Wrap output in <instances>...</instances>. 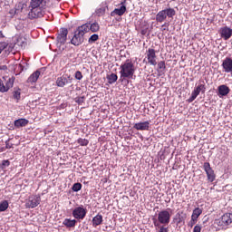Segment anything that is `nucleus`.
Listing matches in <instances>:
<instances>
[{
	"instance_id": "f257e3e1",
	"label": "nucleus",
	"mask_w": 232,
	"mask_h": 232,
	"mask_svg": "<svg viewBox=\"0 0 232 232\" xmlns=\"http://www.w3.org/2000/svg\"><path fill=\"white\" fill-rule=\"evenodd\" d=\"M136 71L137 68L135 67V63L130 59L126 60L120 66V80L124 81L126 79H133Z\"/></svg>"
},
{
	"instance_id": "f03ea898",
	"label": "nucleus",
	"mask_w": 232,
	"mask_h": 232,
	"mask_svg": "<svg viewBox=\"0 0 232 232\" xmlns=\"http://www.w3.org/2000/svg\"><path fill=\"white\" fill-rule=\"evenodd\" d=\"M171 208H167L160 211L157 218H152L153 224H160L162 226H168L171 222Z\"/></svg>"
},
{
	"instance_id": "7ed1b4c3",
	"label": "nucleus",
	"mask_w": 232,
	"mask_h": 232,
	"mask_svg": "<svg viewBox=\"0 0 232 232\" xmlns=\"http://www.w3.org/2000/svg\"><path fill=\"white\" fill-rule=\"evenodd\" d=\"M176 12L175 9L173 8H167L164 10L160 11L157 14H156V21L157 23H164V21H166V19H171L174 17Z\"/></svg>"
},
{
	"instance_id": "20e7f679",
	"label": "nucleus",
	"mask_w": 232,
	"mask_h": 232,
	"mask_svg": "<svg viewBox=\"0 0 232 232\" xmlns=\"http://www.w3.org/2000/svg\"><path fill=\"white\" fill-rule=\"evenodd\" d=\"M216 224L218 226V227H221L222 229H226L228 226H231L232 224V214L231 213H226L218 219H216Z\"/></svg>"
},
{
	"instance_id": "39448f33",
	"label": "nucleus",
	"mask_w": 232,
	"mask_h": 232,
	"mask_svg": "<svg viewBox=\"0 0 232 232\" xmlns=\"http://www.w3.org/2000/svg\"><path fill=\"white\" fill-rule=\"evenodd\" d=\"M5 82L0 79V92L1 93H6L10 88H14V82H15V77H11L6 80V77H4Z\"/></svg>"
},
{
	"instance_id": "423d86ee",
	"label": "nucleus",
	"mask_w": 232,
	"mask_h": 232,
	"mask_svg": "<svg viewBox=\"0 0 232 232\" xmlns=\"http://www.w3.org/2000/svg\"><path fill=\"white\" fill-rule=\"evenodd\" d=\"M86 213H88V210L82 205L72 210V217L76 220H84V218H86Z\"/></svg>"
},
{
	"instance_id": "0eeeda50",
	"label": "nucleus",
	"mask_w": 232,
	"mask_h": 232,
	"mask_svg": "<svg viewBox=\"0 0 232 232\" xmlns=\"http://www.w3.org/2000/svg\"><path fill=\"white\" fill-rule=\"evenodd\" d=\"M203 169L207 174L208 182H215L217 176L215 175V170L211 168V164H209V162H205L203 164Z\"/></svg>"
},
{
	"instance_id": "6e6552de",
	"label": "nucleus",
	"mask_w": 232,
	"mask_h": 232,
	"mask_svg": "<svg viewBox=\"0 0 232 232\" xmlns=\"http://www.w3.org/2000/svg\"><path fill=\"white\" fill-rule=\"evenodd\" d=\"M31 11L28 14L29 19H38V17H43L44 13L43 12V8L40 6H31Z\"/></svg>"
},
{
	"instance_id": "1a4fd4ad",
	"label": "nucleus",
	"mask_w": 232,
	"mask_h": 232,
	"mask_svg": "<svg viewBox=\"0 0 232 232\" xmlns=\"http://www.w3.org/2000/svg\"><path fill=\"white\" fill-rule=\"evenodd\" d=\"M41 204V197L40 196H31L25 203V208L27 209H34V208H37V206Z\"/></svg>"
},
{
	"instance_id": "9d476101",
	"label": "nucleus",
	"mask_w": 232,
	"mask_h": 232,
	"mask_svg": "<svg viewBox=\"0 0 232 232\" xmlns=\"http://www.w3.org/2000/svg\"><path fill=\"white\" fill-rule=\"evenodd\" d=\"M72 80L73 78H72L71 75L63 74V76L57 78L56 85L59 88H64V86H66V84H68L69 82H72Z\"/></svg>"
},
{
	"instance_id": "9b49d317",
	"label": "nucleus",
	"mask_w": 232,
	"mask_h": 232,
	"mask_svg": "<svg viewBox=\"0 0 232 232\" xmlns=\"http://www.w3.org/2000/svg\"><path fill=\"white\" fill-rule=\"evenodd\" d=\"M218 34L224 41H229L232 37V29L228 26H224L219 29Z\"/></svg>"
},
{
	"instance_id": "f8f14e48",
	"label": "nucleus",
	"mask_w": 232,
	"mask_h": 232,
	"mask_svg": "<svg viewBox=\"0 0 232 232\" xmlns=\"http://www.w3.org/2000/svg\"><path fill=\"white\" fill-rule=\"evenodd\" d=\"M147 59L149 64L151 66H157V53L155 52V49H149L147 51Z\"/></svg>"
},
{
	"instance_id": "ddd939ff",
	"label": "nucleus",
	"mask_w": 232,
	"mask_h": 232,
	"mask_svg": "<svg viewBox=\"0 0 232 232\" xmlns=\"http://www.w3.org/2000/svg\"><path fill=\"white\" fill-rule=\"evenodd\" d=\"M83 43H84V36H82V34L75 31L74 35L71 40V44H73L74 46H81V44Z\"/></svg>"
},
{
	"instance_id": "4468645a",
	"label": "nucleus",
	"mask_w": 232,
	"mask_h": 232,
	"mask_svg": "<svg viewBox=\"0 0 232 232\" xmlns=\"http://www.w3.org/2000/svg\"><path fill=\"white\" fill-rule=\"evenodd\" d=\"M121 5L120 8H116L111 13V17H115V15L122 16L126 14V0L121 1Z\"/></svg>"
},
{
	"instance_id": "2eb2a0df",
	"label": "nucleus",
	"mask_w": 232,
	"mask_h": 232,
	"mask_svg": "<svg viewBox=\"0 0 232 232\" xmlns=\"http://www.w3.org/2000/svg\"><path fill=\"white\" fill-rule=\"evenodd\" d=\"M66 39H68V29L61 28L60 34H58L57 41L60 44H64L66 43Z\"/></svg>"
},
{
	"instance_id": "dca6fc26",
	"label": "nucleus",
	"mask_w": 232,
	"mask_h": 232,
	"mask_svg": "<svg viewBox=\"0 0 232 232\" xmlns=\"http://www.w3.org/2000/svg\"><path fill=\"white\" fill-rule=\"evenodd\" d=\"M231 92V89L227 87V85H219L218 87V96L222 99V97H226L229 92Z\"/></svg>"
},
{
	"instance_id": "f3484780",
	"label": "nucleus",
	"mask_w": 232,
	"mask_h": 232,
	"mask_svg": "<svg viewBox=\"0 0 232 232\" xmlns=\"http://www.w3.org/2000/svg\"><path fill=\"white\" fill-rule=\"evenodd\" d=\"M223 70L226 73H232V58L227 57L222 63Z\"/></svg>"
},
{
	"instance_id": "a211bd4d",
	"label": "nucleus",
	"mask_w": 232,
	"mask_h": 232,
	"mask_svg": "<svg viewBox=\"0 0 232 232\" xmlns=\"http://www.w3.org/2000/svg\"><path fill=\"white\" fill-rule=\"evenodd\" d=\"M133 128L134 130H138V131H148L150 130V121L135 123Z\"/></svg>"
},
{
	"instance_id": "6ab92c4d",
	"label": "nucleus",
	"mask_w": 232,
	"mask_h": 232,
	"mask_svg": "<svg viewBox=\"0 0 232 232\" xmlns=\"http://www.w3.org/2000/svg\"><path fill=\"white\" fill-rule=\"evenodd\" d=\"M76 32L80 34V35L84 37V34H88L90 32V24H84L81 26H79L76 29Z\"/></svg>"
},
{
	"instance_id": "aec40b11",
	"label": "nucleus",
	"mask_w": 232,
	"mask_h": 232,
	"mask_svg": "<svg viewBox=\"0 0 232 232\" xmlns=\"http://www.w3.org/2000/svg\"><path fill=\"white\" fill-rule=\"evenodd\" d=\"M40 75L41 72L39 70L35 71L29 76V78L27 79V82H30L31 84H33V82H37Z\"/></svg>"
},
{
	"instance_id": "412c9836",
	"label": "nucleus",
	"mask_w": 232,
	"mask_h": 232,
	"mask_svg": "<svg viewBox=\"0 0 232 232\" xmlns=\"http://www.w3.org/2000/svg\"><path fill=\"white\" fill-rule=\"evenodd\" d=\"M194 90L199 94H200V92L201 93H206V82H204V80H199L198 85Z\"/></svg>"
},
{
	"instance_id": "4be33fe9",
	"label": "nucleus",
	"mask_w": 232,
	"mask_h": 232,
	"mask_svg": "<svg viewBox=\"0 0 232 232\" xmlns=\"http://www.w3.org/2000/svg\"><path fill=\"white\" fill-rule=\"evenodd\" d=\"M92 227H97V226H101V224H102L103 222V219H102V215L101 214H98L97 216H95L93 218H92Z\"/></svg>"
},
{
	"instance_id": "5701e85b",
	"label": "nucleus",
	"mask_w": 232,
	"mask_h": 232,
	"mask_svg": "<svg viewBox=\"0 0 232 232\" xmlns=\"http://www.w3.org/2000/svg\"><path fill=\"white\" fill-rule=\"evenodd\" d=\"M76 224L77 220L70 218H65L63 222V225L65 226V227H75Z\"/></svg>"
},
{
	"instance_id": "b1692460",
	"label": "nucleus",
	"mask_w": 232,
	"mask_h": 232,
	"mask_svg": "<svg viewBox=\"0 0 232 232\" xmlns=\"http://www.w3.org/2000/svg\"><path fill=\"white\" fill-rule=\"evenodd\" d=\"M28 124V120L26 119H19L14 121L15 128H24Z\"/></svg>"
},
{
	"instance_id": "393cba45",
	"label": "nucleus",
	"mask_w": 232,
	"mask_h": 232,
	"mask_svg": "<svg viewBox=\"0 0 232 232\" xmlns=\"http://www.w3.org/2000/svg\"><path fill=\"white\" fill-rule=\"evenodd\" d=\"M101 30V25H99V23L94 22L92 24H89V32H92V34H95Z\"/></svg>"
},
{
	"instance_id": "a878e982",
	"label": "nucleus",
	"mask_w": 232,
	"mask_h": 232,
	"mask_svg": "<svg viewBox=\"0 0 232 232\" xmlns=\"http://www.w3.org/2000/svg\"><path fill=\"white\" fill-rule=\"evenodd\" d=\"M202 215V210L200 208H196L193 212L191 218H194L196 220H198V218Z\"/></svg>"
},
{
	"instance_id": "bb28decb",
	"label": "nucleus",
	"mask_w": 232,
	"mask_h": 232,
	"mask_svg": "<svg viewBox=\"0 0 232 232\" xmlns=\"http://www.w3.org/2000/svg\"><path fill=\"white\" fill-rule=\"evenodd\" d=\"M166 226L168 225H160V224H154V227L156 229V231H159V232H168V227H166Z\"/></svg>"
},
{
	"instance_id": "cd10ccee",
	"label": "nucleus",
	"mask_w": 232,
	"mask_h": 232,
	"mask_svg": "<svg viewBox=\"0 0 232 232\" xmlns=\"http://www.w3.org/2000/svg\"><path fill=\"white\" fill-rule=\"evenodd\" d=\"M107 79L109 81V84H113V82H117V80L119 79V76L115 73H111L107 76Z\"/></svg>"
},
{
	"instance_id": "c85d7f7f",
	"label": "nucleus",
	"mask_w": 232,
	"mask_h": 232,
	"mask_svg": "<svg viewBox=\"0 0 232 232\" xmlns=\"http://www.w3.org/2000/svg\"><path fill=\"white\" fill-rule=\"evenodd\" d=\"M198 95L200 94L194 89V91L191 93V97L188 99V102H193V101H195V99H197Z\"/></svg>"
},
{
	"instance_id": "c756f323",
	"label": "nucleus",
	"mask_w": 232,
	"mask_h": 232,
	"mask_svg": "<svg viewBox=\"0 0 232 232\" xmlns=\"http://www.w3.org/2000/svg\"><path fill=\"white\" fill-rule=\"evenodd\" d=\"M99 41V34H92L88 40L89 44H93V43Z\"/></svg>"
},
{
	"instance_id": "7c9ffc66",
	"label": "nucleus",
	"mask_w": 232,
	"mask_h": 232,
	"mask_svg": "<svg viewBox=\"0 0 232 232\" xmlns=\"http://www.w3.org/2000/svg\"><path fill=\"white\" fill-rule=\"evenodd\" d=\"M44 0H31L30 6H41Z\"/></svg>"
},
{
	"instance_id": "2f4dec72",
	"label": "nucleus",
	"mask_w": 232,
	"mask_h": 232,
	"mask_svg": "<svg viewBox=\"0 0 232 232\" xmlns=\"http://www.w3.org/2000/svg\"><path fill=\"white\" fill-rule=\"evenodd\" d=\"M77 142L78 144H80V146H88V144H90V141L88 140L82 138H79Z\"/></svg>"
},
{
	"instance_id": "473e14b6",
	"label": "nucleus",
	"mask_w": 232,
	"mask_h": 232,
	"mask_svg": "<svg viewBox=\"0 0 232 232\" xmlns=\"http://www.w3.org/2000/svg\"><path fill=\"white\" fill-rule=\"evenodd\" d=\"M72 191H75V192L81 191V189H82V184H81V183H74L72 185Z\"/></svg>"
},
{
	"instance_id": "72a5a7b5",
	"label": "nucleus",
	"mask_w": 232,
	"mask_h": 232,
	"mask_svg": "<svg viewBox=\"0 0 232 232\" xmlns=\"http://www.w3.org/2000/svg\"><path fill=\"white\" fill-rule=\"evenodd\" d=\"M8 209V201L4 200L0 203V211H6Z\"/></svg>"
},
{
	"instance_id": "f704fd0d",
	"label": "nucleus",
	"mask_w": 232,
	"mask_h": 232,
	"mask_svg": "<svg viewBox=\"0 0 232 232\" xmlns=\"http://www.w3.org/2000/svg\"><path fill=\"white\" fill-rule=\"evenodd\" d=\"M13 97L14 99H15L16 101H19L21 99V89H18L16 91L13 92Z\"/></svg>"
},
{
	"instance_id": "c9c22d12",
	"label": "nucleus",
	"mask_w": 232,
	"mask_h": 232,
	"mask_svg": "<svg viewBox=\"0 0 232 232\" xmlns=\"http://www.w3.org/2000/svg\"><path fill=\"white\" fill-rule=\"evenodd\" d=\"M158 68L159 70H166V62L160 61L158 63Z\"/></svg>"
},
{
	"instance_id": "e433bc0d",
	"label": "nucleus",
	"mask_w": 232,
	"mask_h": 232,
	"mask_svg": "<svg viewBox=\"0 0 232 232\" xmlns=\"http://www.w3.org/2000/svg\"><path fill=\"white\" fill-rule=\"evenodd\" d=\"M8 47V44H6L5 42L0 43V53H3V50H5V48Z\"/></svg>"
},
{
	"instance_id": "4c0bfd02",
	"label": "nucleus",
	"mask_w": 232,
	"mask_h": 232,
	"mask_svg": "<svg viewBox=\"0 0 232 232\" xmlns=\"http://www.w3.org/2000/svg\"><path fill=\"white\" fill-rule=\"evenodd\" d=\"M75 79H77V81H81L82 79V72H81V71H77L74 74Z\"/></svg>"
},
{
	"instance_id": "58836bf2",
	"label": "nucleus",
	"mask_w": 232,
	"mask_h": 232,
	"mask_svg": "<svg viewBox=\"0 0 232 232\" xmlns=\"http://www.w3.org/2000/svg\"><path fill=\"white\" fill-rule=\"evenodd\" d=\"M161 32H166V30L168 31L169 29L168 28H169V22H166L165 24H163L162 25H161Z\"/></svg>"
},
{
	"instance_id": "ea45409f",
	"label": "nucleus",
	"mask_w": 232,
	"mask_h": 232,
	"mask_svg": "<svg viewBox=\"0 0 232 232\" xmlns=\"http://www.w3.org/2000/svg\"><path fill=\"white\" fill-rule=\"evenodd\" d=\"M75 102H77V104H82V102H84V96L75 98Z\"/></svg>"
},
{
	"instance_id": "a19ab883",
	"label": "nucleus",
	"mask_w": 232,
	"mask_h": 232,
	"mask_svg": "<svg viewBox=\"0 0 232 232\" xmlns=\"http://www.w3.org/2000/svg\"><path fill=\"white\" fill-rule=\"evenodd\" d=\"M197 222H198V219L191 218L190 221L188 222V227H193V226H195Z\"/></svg>"
},
{
	"instance_id": "79ce46f5",
	"label": "nucleus",
	"mask_w": 232,
	"mask_h": 232,
	"mask_svg": "<svg viewBox=\"0 0 232 232\" xmlns=\"http://www.w3.org/2000/svg\"><path fill=\"white\" fill-rule=\"evenodd\" d=\"M8 166H10V161L8 160H4L2 162V168L5 169V168H8Z\"/></svg>"
},
{
	"instance_id": "37998d69",
	"label": "nucleus",
	"mask_w": 232,
	"mask_h": 232,
	"mask_svg": "<svg viewBox=\"0 0 232 232\" xmlns=\"http://www.w3.org/2000/svg\"><path fill=\"white\" fill-rule=\"evenodd\" d=\"M202 231V227L200 225H196L194 227L193 232H201Z\"/></svg>"
},
{
	"instance_id": "c03bdc74",
	"label": "nucleus",
	"mask_w": 232,
	"mask_h": 232,
	"mask_svg": "<svg viewBox=\"0 0 232 232\" xmlns=\"http://www.w3.org/2000/svg\"><path fill=\"white\" fill-rule=\"evenodd\" d=\"M5 148L7 150H10V148H12V144H10V140H8L7 141H5Z\"/></svg>"
},
{
	"instance_id": "a18cd8bd",
	"label": "nucleus",
	"mask_w": 232,
	"mask_h": 232,
	"mask_svg": "<svg viewBox=\"0 0 232 232\" xmlns=\"http://www.w3.org/2000/svg\"><path fill=\"white\" fill-rule=\"evenodd\" d=\"M8 67H6V65H3V66H0V70H7Z\"/></svg>"
},
{
	"instance_id": "49530a36",
	"label": "nucleus",
	"mask_w": 232,
	"mask_h": 232,
	"mask_svg": "<svg viewBox=\"0 0 232 232\" xmlns=\"http://www.w3.org/2000/svg\"><path fill=\"white\" fill-rule=\"evenodd\" d=\"M5 38V34H3V32L0 31V39Z\"/></svg>"
}]
</instances>
